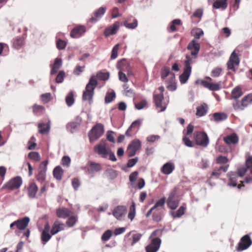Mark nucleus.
I'll return each mask as SVG.
<instances>
[{"label": "nucleus", "instance_id": "35", "mask_svg": "<svg viewBox=\"0 0 252 252\" xmlns=\"http://www.w3.org/2000/svg\"><path fill=\"white\" fill-rule=\"evenodd\" d=\"M38 128L39 129V133L42 134L48 133L50 129V122L47 123H39L38 125Z\"/></svg>", "mask_w": 252, "mask_h": 252}, {"label": "nucleus", "instance_id": "28", "mask_svg": "<svg viewBox=\"0 0 252 252\" xmlns=\"http://www.w3.org/2000/svg\"><path fill=\"white\" fill-rule=\"evenodd\" d=\"M123 25L128 29H134L137 27L138 22L136 19L132 17H130L125 21Z\"/></svg>", "mask_w": 252, "mask_h": 252}, {"label": "nucleus", "instance_id": "54", "mask_svg": "<svg viewBox=\"0 0 252 252\" xmlns=\"http://www.w3.org/2000/svg\"><path fill=\"white\" fill-rule=\"evenodd\" d=\"M119 46L120 44L118 43L113 48L111 55V59H115L117 57Z\"/></svg>", "mask_w": 252, "mask_h": 252}, {"label": "nucleus", "instance_id": "62", "mask_svg": "<svg viewBox=\"0 0 252 252\" xmlns=\"http://www.w3.org/2000/svg\"><path fill=\"white\" fill-rule=\"evenodd\" d=\"M138 158L136 157L130 159L128 160L127 163V166L128 167H132L136 164L138 162Z\"/></svg>", "mask_w": 252, "mask_h": 252}, {"label": "nucleus", "instance_id": "58", "mask_svg": "<svg viewBox=\"0 0 252 252\" xmlns=\"http://www.w3.org/2000/svg\"><path fill=\"white\" fill-rule=\"evenodd\" d=\"M110 12L111 14V17L112 18H116L121 16V14L119 12V9L117 7H113L111 10Z\"/></svg>", "mask_w": 252, "mask_h": 252}, {"label": "nucleus", "instance_id": "52", "mask_svg": "<svg viewBox=\"0 0 252 252\" xmlns=\"http://www.w3.org/2000/svg\"><path fill=\"white\" fill-rule=\"evenodd\" d=\"M106 173L108 178L111 180L115 179L118 176L117 172L113 169L108 170L106 171Z\"/></svg>", "mask_w": 252, "mask_h": 252}, {"label": "nucleus", "instance_id": "6", "mask_svg": "<svg viewBox=\"0 0 252 252\" xmlns=\"http://www.w3.org/2000/svg\"><path fill=\"white\" fill-rule=\"evenodd\" d=\"M104 133L103 126L101 124L94 126L89 133L90 142H93L99 138Z\"/></svg>", "mask_w": 252, "mask_h": 252}, {"label": "nucleus", "instance_id": "55", "mask_svg": "<svg viewBox=\"0 0 252 252\" xmlns=\"http://www.w3.org/2000/svg\"><path fill=\"white\" fill-rule=\"evenodd\" d=\"M64 77L65 72L63 70L60 71L56 77V82L58 83H62L63 81Z\"/></svg>", "mask_w": 252, "mask_h": 252}, {"label": "nucleus", "instance_id": "23", "mask_svg": "<svg viewBox=\"0 0 252 252\" xmlns=\"http://www.w3.org/2000/svg\"><path fill=\"white\" fill-rule=\"evenodd\" d=\"M165 202L166 198L164 197L160 198L159 200L157 201L154 206L152 207L147 213L146 215V217H149L155 210L156 209L157 210H159L160 208H163Z\"/></svg>", "mask_w": 252, "mask_h": 252}, {"label": "nucleus", "instance_id": "61", "mask_svg": "<svg viewBox=\"0 0 252 252\" xmlns=\"http://www.w3.org/2000/svg\"><path fill=\"white\" fill-rule=\"evenodd\" d=\"M138 175V171H134L132 173H131L129 176V179L130 182L131 183L134 182L136 180Z\"/></svg>", "mask_w": 252, "mask_h": 252}, {"label": "nucleus", "instance_id": "56", "mask_svg": "<svg viewBox=\"0 0 252 252\" xmlns=\"http://www.w3.org/2000/svg\"><path fill=\"white\" fill-rule=\"evenodd\" d=\"M44 110V107L41 105L34 104L32 106V111L35 114H37L42 112Z\"/></svg>", "mask_w": 252, "mask_h": 252}, {"label": "nucleus", "instance_id": "13", "mask_svg": "<svg viewBox=\"0 0 252 252\" xmlns=\"http://www.w3.org/2000/svg\"><path fill=\"white\" fill-rule=\"evenodd\" d=\"M30 222V219L27 217H25L22 219H18L14 221L10 224V227L12 228L13 226H16L19 230H24L28 225Z\"/></svg>", "mask_w": 252, "mask_h": 252}, {"label": "nucleus", "instance_id": "10", "mask_svg": "<svg viewBox=\"0 0 252 252\" xmlns=\"http://www.w3.org/2000/svg\"><path fill=\"white\" fill-rule=\"evenodd\" d=\"M248 170H250V173L252 174V156H248L246 157L245 166L240 167L237 169V173L239 176H243Z\"/></svg>", "mask_w": 252, "mask_h": 252}, {"label": "nucleus", "instance_id": "8", "mask_svg": "<svg viewBox=\"0 0 252 252\" xmlns=\"http://www.w3.org/2000/svg\"><path fill=\"white\" fill-rule=\"evenodd\" d=\"M23 181L20 176H16L5 184L2 187V189H7L9 190H14L19 189L22 184Z\"/></svg>", "mask_w": 252, "mask_h": 252}, {"label": "nucleus", "instance_id": "53", "mask_svg": "<svg viewBox=\"0 0 252 252\" xmlns=\"http://www.w3.org/2000/svg\"><path fill=\"white\" fill-rule=\"evenodd\" d=\"M76 221V218L75 216H72L68 218L66 220V223L68 226L72 227L75 225Z\"/></svg>", "mask_w": 252, "mask_h": 252}, {"label": "nucleus", "instance_id": "21", "mask_svg": "<svg viewBox=\"0 0 252 252\" xmlns=\"http://www.w3.org/2000/svg\"><path fill=\"white\" fill-rule=\"evenodd\" d=\"M86 32L85 26L79 25L74 28L71 31L70 35L72 38H79Z\"/></svg>", "mask_w": 252, "mask_h": 252}, {"label": "nucleus", "instance_id": "3", "mask_svg": "<svg viewBox=\"0 0 252 252\" xmlns=\"http://www.w3.org/2000/svg\"><path fill=\"white\" fill-rule=\"evenodd\" d=\"M200 82L202 86L212 91H217L222 88L221 81L214 82L210 77H206L205 80H201Z\"/></svg>", "mask_w": 252, "mask_h": 252}, {"label": "nucleus", "instance_id": "40", "mask_svg": "<svg viewBox=\"0 0 252 252\" xmlns=\"http://www.w3.org/2000/svg\"><path fill=\"white\" fill-rule=\"evenodd\" d=\"M169 75H171L172 79L175 78V74L170 72V68L167 66L163 67L161 71V77L162 79H165Z\"/></svg>", "mask_w": 252, "mask_h": 252}, {"label": "nucleus", "instance_id": "22", "mask_svg": "<svg viewBox=\"0 0 252 252\" xmlns=\"http://www.w3.org/2000/svg\"><path fill=\"white\" fill-rule=\"evenodd\" d=\"M126 213V208L124 206H118L113 211V215L118 220H121Z\"/></svg>", "mask_w": 252, "mask_h": 252}, {"label": "nucleus", "instance_id": "47", "mask_svg": "<svg viewBox=\"0 0 252 252\" xmlns=\"http://www.w3.org/2000/svg\"><path fill=\"white\" fill-rule=\"evenodd\" d=\"M66 41L61 39H58L56 40V46L59 50H63L66 46Z\"/></svg>", "mask_w": 252, "mask_h": 252}, {"label": "nucleus", "instance_id": "27", "mask_svg": "<svg viewBox=\"0 0 252 252\" xmlns=\"http://www.w3.org/2000/svg\"><path fill=\"white\" fill-rule=\"evenodd\" d=\"M101 169V165L99 163L94 161H89L88 164L87 170L89 174L99 171Z\"/></svg>", "mask_w": 252, "mask_h": 252}, {"label": "nucleus", "instance_id": "42", "mask_svg": "<svg viewBox=\"0 0 252 252\" xmlns=\"http://www.w3.org/2000/svg\"><path fill=\"white\" fill-rule=\"evenodd\" d=\"M186 209V207L184 206H181L179 207L178 210L175 212H172L171 213V215L173 218H180L185 214V211Z\"/></svg>", "mask_w": 252, "mask_h": 252}, {"label": "nucleus", "instance_id": "39", "mask_svg": "<svg viewBox=\"0 0 252 252\" xmlns=\"http://www.w3.org/2000/svg\"><path fill=\"white\" fill-rule=\"evenodd\" d=\"M203 15V10L199 8L197 9L193 13L191 18L193 22H198Z\"/></svg>", "mask_w": 252, "mask_h": 252}, {"label": "nucleus", "instance_id": "7", "mask_svg": "<svg viewBox=\"0 0 252 252\" xmlns=\"http://www.w3.org/2000/svg\"><path fill=\"white\" fill-rule=\"evenodd\" d=\"M110 149L107 147V142L105 140H101L100 142L96 145L94 150V152L103 158H106L110 154Z\"/></svg>", "mask_w": 252, "mask_h": 252}, {"label": "nucleus", "instance_id": "46", "mask_svg": "<svg viewBox=\"0 0 252 252\" xmlns=\"http://www.w3.org/2000/svg\"><path fill=\"white\" fill-rule=\"evenodd\" d=\"M51 238V235L49 232L42 231L41 235V240L42 244L45 245Z\"/></svg>", "mask_w": 252, "mask_h": 252}, {"label": "nucleus", "instance_id": "16", "mask_svg": "<svg viewBox=\"0 0 252 252\" xmlns=\"http://www.w3.org/2000/svg\"><path fill=\"white\" fill-rule=\"evenodd\" d=\"M229 167V165H221L219 167H215L213 171L211 174V176L209 178V179L208 180L207 182L211 185L210 182H211V179L213 177H216L217 178H218L221 174L222 172L225 173L227 172L228 168Z\"/></svg>", "mask_w": 252, "mask_h": 252}, {"label": "nucleus", "instance_id": "64", "mask_svg": "<svg viewBox=\"0 0 252 252\" xmlns=\"http://www.w3.org/2000/svg\"><path fill=\"white\" fill-rule=\"evenodd\" d=\"M183 141L186 146L189 147H193V142L188 137H184L183 138Z\"/></svg>", "mask_w": 252, "mask_h": 252}, {"label": "nucleus", "instance_id": "14", "mask_svg": "<svg viewBox=\"0 0 252 252\" xmlns=\"http://www.w3.org/2000/svg\"><path fill=\"white\" fill-rule=\"evenodd\" d=\"M120 71L119 72V77L121 81L124 82L128 81L126 74L123 73V71H126V69L129 67V65L127 64L126 61L125 60H122L118 63Z\"/></svg>", "mask_w": 252, "mask_h": 252}, {"label": "nucleus", "instance_id": "59", "mask_svg": "<svg viewBox=\"0 0 252 252\" xmlns=\"http://www.w3.org/2000/svg\"><path fill=\"white\" fill-rule=\"evenodd\" d=\"M161 214L158 210H156L153 213V219L154 221L159 222L161 220Z\"/></svg>", "mask_w": 252, "mask_h": 252}, {"label": "nucleus", "instance_id": "31", "mask_svg": "<svg viewBox=\"0 0 252 252\" xmlns=\"http://www.w3.org/2000/svg\"><path fill=\"white\" fill-rule=\"evenodd\" d=\"M238 140V137L235 133H232L223 137V141L227 145L237 144Z\"/></svg>", "mask_w": 252, "mask_h": 252}, {"label": "nucleus", "instance_id": "20", "mask_svg": "<svg viewBox=\"0 0 252 252\" xmlns=\"http://www.w3.org/2000/svg\"><path fill=\"white\" fill-rule=\"evenodd\" d=\"M120 27V23L119 22H115L111 26L106 28L104 32V35L106 37L109 36L111 35L115 34Z\"/></svg>", "mask_w": 252, "mask_h": 252}, {"label": "nucleus", "instance_id": "26", "mask_svg": "<svg viewBox=\"0 0 252 252\" xmlns=\"http://www.w3.org/2000/svg\"><path fill=\"white\" fill-rule=\"evenodd\" d=\"M25 45V37L23 36H17L12 40V47L17 50L22 48Z\"/></svg>", "mask_w": 252, "mask_h": 252}, {"label": "nucleus", "instance_id": "57", "mask_svg": "<svg viewBox=\"0 0 252 252\" xmlns=\"http://www.w3.org/2000/svg\"><path fill=\"white\" fill-rule=\"evenodd\" d=\"M29 157L35 161H38L40 160V156L37 152H30L29 154Z\"/></svg>", "mask_w": 252, "mask_h": 252}, {"label": "nucleus", "instance_id": "15", "mask_svg": "<svg viewBox=\"0 0 252 252\" xmlns=\"http://www.w3.org/2000/svg\"><path fill=\"white\" fill-rule=\"evenodd\" d=\"M252 244L251 239L249 235H244L238 243L237 250L241 251L248 249Z\"/></svg>", "mask_w": 252, "mask_h": 252}, {"label": "nucleus", "instance_id": "36", "mask_svg": "<svg viewBox=\"0 0 252 252\" xmlns=\"http://www.w3.org/2000/svg\"><path fill=\"white\" fill-rule=\"evenodd\" d=\"M134 103L135 108L137 110H141L147 107L148 103L145 99H142L137 101L136 99H134Z\"/></svg>", "mask_w": 252, "mask_h": 252}, {"label": "nucleus", "instance_id": "11", "mask_svg": "<svg viewBox=\"0 0 252 252\" xmlns=\"http://www.w3.org/2000/svg\"><path fill=\"white\" fill-rule=\"evenodd\" d=\"M141 147V143L139 139H135L128 145L127 149V154L128 157L134 156L137 151Z\"/></svg>", "mask_w": 252, "mask_h": 252}, {"label": "nucleus", "instance_id": "2", "mask_svg": "<svg viewBox=\"0 0 252 252\" xmlns=\"http://www.w3.org/2000/svg\"><path fill=\"white\" fill-rule=\"evenodd\" d=\"M232 96V98H233L235 101V102L233 103V106L235 110H243L252 101V95H245L240 101L237 100V99L241 95Z\"/></svg>", "mask_w": 252, "mask_h": 252}, {"label": "nucleus", "instance_id": "5", "mask_svg": "<svg viewBox=\"0 0 252 252\" xmlns=\"http://www.w3.org/2000/svg\"><path fill=\"white\" fill-rule=\"evenodd\" d=\"M180 199L177 195L176 189H173L169 193L166 200L167 205L171 210H175L179 205Z\"/></svg>", "mask_w": 252, "mask_h": 252}, {"label": "nucleus", "instance_id": "12", "mask_svg": "<svg viewBox=\"0 0 252 252\" xmlns=\"http://www.w3.org/2000/svg\"><path fill=\"white\" fill-rule=\"evenodd\" d=\"M97 84V80H96L95 75L92 76L86 86L85 91L83 94H93L94 90L96 87Z\"/></svg>", "mask_w": 252, "mask_h": 252}, {"label": "nucleus", "instance_id": "19", "mask_svg": "<svg viewBox=\"0 0 252 252\" xmlns=\"http://www.w3.org/2000/svg\"><path fill=\"white\" fill-rule=\"evenodd\" d=\"M240 61L237 54L233 51L231 54L229 59L227 63L228 69L235 71V66L238 65Z\"/></svg>", "mask_w": 252, "mask_h": 252}, {"label": "nucleus", "instance_id": "63", "mask_svg": "<svg viewBox=\"0 0 252 252\" xmlns=\"http://www.w3.org/2000/svg\"><path fill=\"white\" fill-rule=\"evenodd\" d=\"M65 101L68 106H71L74 102L73 95H67L65 98Z\"/></svg>", "mask_w": 252, "mask_h": 252}, {"label": "nucleus", "instance_id": "30", "mask_svg": "<svg viewBox=\"0 0 252 252\" xmlns=\"http://www.w3.org/2000/svg\"><path fill=\"white\" fill-rule=\"evenodd\" d=\"M182 25V22L181 20L176 19L173 20L167 28L169 32H173L177 31L178 27Z\"/></svg>", "mask_w": 252, "mask_h": 252}, {"label": "nucleus", "instance_id": "60", "mask_svg": "<svg viewBox=\"0 0 252 252\" xmlns=\"http://www.w3.org/2000/svg\"><path fill=\"white\" fill-rule=\"evenodd\" d=\"M112 236V231L110 230H107L104 232L101 236L102 241H106L110 239Z\"/></svg>", "mask_w": 252, "mask_h": 252}, {"label": "nucleus", "instance_id": "1", "mask_svg": "<svg viewBox=\"0 0 252 252\" xmlns=\"http://www.w3.org/2000/svg\"><path fill=\"white\" fill-rule=\"evenodd\" d=\"M187 49L190 51V53L187 54L186 56V60L184 61L185 67L184 71L179 77L180 81L182 84L185 83L190 75L191 72V66L190 65L193 62V60L197 58L200 50V44L195 40L193 39L189 43Z\"/></svg>", "mask_w": 252, "mask_h": 252}, {"label": "nucleus", "instance_id": "33", "mask_svg": "<svg viewBox=\"0 0 252 252\" xmlns=\"http://www.w3.org/2000/svg\"><path fill=\"white\" fill-rule=\"evenodd\" d=\"M228 0H216L213 4V7L215 9H225L228 6Z\"/></svg>", "mask_w": 252, "mask_h": 252}, {"label": "nucleus", "instance_id": "18", "mask_svg": "<svg viewBox=\"0 0 252 252\" xmlns=\"http://www.w3.org/2000/svg\"><path fill=\"white\" fill-rule=\"evenodd\" d=\"M106 7H100L95 10L92 17L89 19V22L92 23H95L104 14L106 11Z\"/></svg>", "mask_w": 252, "mask_h": 252}, {"label": "nucleus", "instance_id": "44", "mask_svg": "<svg viewBox=\"0 0 252 252\" xmlns=\"http://www.w3.org/2000/svg\"><path fill=\"white\" fill-rule=\"evenodd\" d=\"M191 33L195 38L199 39L201 36L203 35V32L200 29L194 28L192 30Z\"/></svg>", "mask_w": 252, "mask_h": 252}, {"label": "nucleus", "instance_id": "17", "mask_svg": "<svg viewBox=\"0 0 252 252\" xmlns=\"http://www.w3.org/2000/svg\"><path fill=\"white\" fill-rule=\"evenodd\" d=\"M161 240L158 237L152 239L151 243L146 246V252H157L159 249Z\"/></svg>", "mask_w": 252, "mask_h": 252}, {"label": "nucleus", "instance_id": "41", "mask_svg": "<svg viewBox=\"0 0 252 252\" xmlns=\"http://www.w3.org/2000/svg\"><path fill=\"white\" fill-rule=\"evenodd\" d=\"M96 80L98 79L100 81H105L109 78V73L108 72H104L99 71L97 72L95 75Z\"/></svg>", "mask_w": 252, "mask_h": 252}, {"label": "nucleus", "instance_id": "24", "mask_svg": "<svg viewBox=\"0 0 252 252\" xmlns=\"http://www.w3.org/2000/svg\"><path fill=\"white\" fill-rule=\"evenodd\" d=\"M65 225L59 220H56L53 223L51 230L52 235L57 234L60 231L64 229Z\"/></svg>", "mask_w": 252, "mask_h": 252}, {"label": "nucleus", "instance_id": "45", "mask_svg": "<svg viewBox=\"0 0 252 252\" xmlns=\"http://www.w3.org/2000/svg\"><path fill=\"white\" fill-rule=\"evenodd\" d=\"M135 205L134 202H132V204L129 207V212L128 215V218L131 220H132L135 217Z\"/></svg>", "mask_w": 252, "mask_h": 252}, {"label": "nucleus", "instance_id": "25", "mask_svg": "<svg viewBox=\"0 0 252 252\" xmlns=\"http://www.w3.org/2000/svg\"><path fill=\"white\" fill-rule=\"evenodd\" d=\"M175 168V165L173 162H168L161 167L160 171L165 175H169L174 170Z\"/></svg>", "mask_w": 252, "mask_h": 252}, {"label": "nucleus", "instance_id": "32", "mask_svg": "<svg viewBox=\"0 0 252 252\" xmlns=\"http://www.w3.org/2000/svg\"><path fill=\"white\" fill-rule=\"evenodd\" d=\"M38 189V188L35 183H30L28 189V196L30 198H34L36 197V194Z\"/></svg>", "mask_w": 252, "mask_h": 252}, {"label": "nucleus", "instance_id": "48", "mask_svg": "<svg viewBox=\"0 0 252 252\" xmlns=\"http://www.w3.org/2000/svg\"><path fill=\"white\" fill-rule=\"evenodd\" d=\"M222 72V69L220 67H217L214 68L211 71V76L214 78L220 76Z\"/></svg>", "mask_w": 252, "mask_h": 252}, {"label": "nucleus", "instance_id": "4", "mask_svg": "<svg viewBox=\"0 0 252 252\" xmlns=\"http://www.w3.org/2000/svg\"><path fill=\"white\" fill-rule=\"evenodd\" d=\"M194 140L197 145L206 148L209 143V139L205 132L196 131L193 133Z\"/></svg>", "mask_w": 252, "mask_h": 252}, {"label": "nucleus", "instance_id": "43", "mask_svg": "<svg viewBox=\"0 0 252 252\" xmlns=\"http://www.w3.org/2000/svg\"><path fill=\"white\" fill-rule=\"evenodd\" d=\"M213 117L215 121L219 122L226 120L227 116L224 113H215Z\"/></svg>", "mask_w": 252, "mask_h": 252}, {"label": "nucleus", "instance_id": "50", "mask_svg": "<svg viewBox=\"0 0 252 252\" xmlns=\"http://www.w3.org/2000/svg\"><path fill=\"white\" fill-rule=\"evenodd\" d=\"M142 234L140 233H134L132 235L131 245L133 246L137 243L141 238Z\"/></svg>", "mask_w": 252, "mask_h": 252}, {"label": "nucleus", "instance_id": "38", "mask_svg": "<svg viewBox=\"0 0 252 252\" xmlns=\"http://www.w3.org/2000/svg\"><path fill=\"white\" fill-rule=\"evenodd\" d=\"M208 106L205 103H203L196 109V115L198 117L204 116L207 113Z\"/></svg>", "mask_w": 252, "mask_h": 252}, {"label": "nucleus", "instance_id": "49", "mask_svg": "<svg viewBox=\"0 0 252 252\" xmlns=\"http://www.w3.org/2000/svg\"><path fill=\"white\" fill-rule=\"evenodd\" d=\"M216 162L217 164L226 165V164L228 162V159L227 157L220 156L217 157L216 160Z\"/></svg>", "mask_w": 252, "mask_h": 252}, {"label": "nucleus", "instance_id": "9", "mask_svg": "<svg viewBox=\"0 0 252 252\" xmlns=\"http://www.w3.org/2000/svg\"><path fill=\"white\" fill-rule=\"evenodd\" d=\"M154 99L158 112L164 111L166 109L168 100L163 95H154Z\"/></svg>", "mask_w": 252, "mask_h": 252}, {"label": "nucleus", "instance_id": "37", "mask_svg": "<svg viewBox=\"0 0 252 252\" xmlns=\"http://www.w3.org/2000/svg\"><path fill=\"white\" fill-rule=\"evenodd\" d=\"M53 173L54 178L60 181L62 179L63 170L60 166H57L54 169Z\"/></svg>", "mask_w": 252, "mask_h": 252}, {"label": "nucleus", "instance_id": "51", "mask_svg": "<svg viewBox=\"0 0 252 252\" xmlns=\"http://www.w3.org/2000/svg\"><path fill=\"white\" fill-rule=\"evenodd\" d=\"M46 172L45 169H41L39 170L38 174L36 176V179L41 182L45 180L46 177Z\"/></svg>", "mask_w": 252, "mask_h": 252}, {"label": "nucleus", "instance_id": "34", "mask_svg": "<svg viewBox=\"0 0 252 252\" xmlns=\"http://www.w3.org/2000/svg\"><path fill=\"white\" fill-rule=\"evenodd\" d=\"M72 213L71 211L65 208L59 209L56 212L58 217L64 219L70 216Z\"/></svg>", "mask_w": 252, "mask_h": 252}, {"label": "nucleus", "instance_id": "29", "mask_svg": "<svg viewBox=\"0 0 252 252\" xmlns=\"http://www.w3.org/2000/svg\"><path fill=\"white\" fill-rule=\"evenodd\" d=\"M62 65V60L61 58H57L54 60V63L51 65V70L50 71L51 75H54L57 73L59 69Z\"/></svg>", "mask_w": 252, "mask_h": 252}]
</instances>
